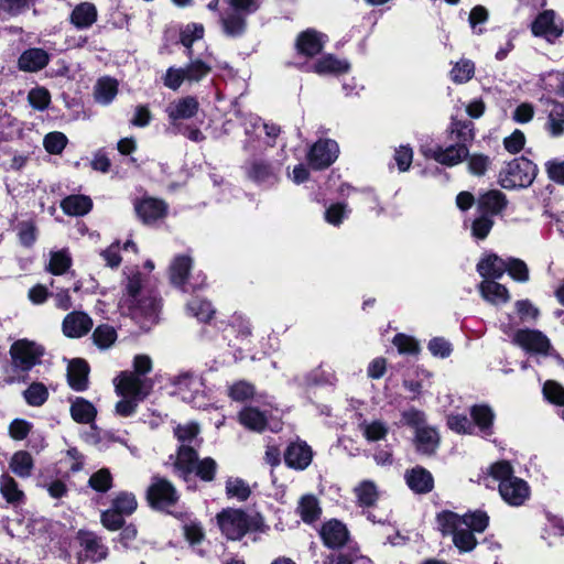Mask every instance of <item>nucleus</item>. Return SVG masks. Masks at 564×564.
<instances>
[{
    "label": "nucleus",
    "instance_id": "obj_26",
    "mask_svg": "<svg viewBox=\"0 0 564 564\" xmlns=\"http://www.w3.org/2000/svg\"><path fill=\"white\" fill-rule=\"evenodd\" d=\"M325 43V36L313 30L301 33L296 41V47L301 54L313 56L318 54Z\"/></svg>",
    "mask_w": 564,
    "mask_h": 564
},
{
    "label": "nucleus",
    "instance_id": "obj_34",
    "mask_svg": "<svg viewBox=\"0 0 564 564\" xmlns=\"http://www.w3.org/2000/svg\"><path fill=\"white\" fill-rule=\"evenodd\" d=\"M118 93V82L111 77L100 78L94 89L95 99L101 105H109Z\"/></svg>",
    "mask_w": 564,
    "mask_h": 564
},
{
    "label": "nucleus",
    "instance_id": "obj_21",
    "mask_svg": "<svg viewBox=\"0 0 564 564\" xmlns=\"http://www.w3.org/2000/svg\"><path fill=\"white\" fill-rule=\"evenodd\" d=\"M404 479L409 488L415 494H427L434 488L432 474L420 466L406 470Z\"/></svg>",
    "mask_w": 564,
    "mask_h": 564
},
{
    "label": "nucleus",
    "instance_id": "obj_46",
    "mask_svg": "<svg viewBox=\"0 0 564 564\" xmlns=\"http://www.w3.org/2000/svg\"><path fill=\"white\" fill-rule=\"evenodd\" d=\"M224 32L229 36L240 35L246 28L245 13L231 12L221 18Z\"/></svg>",
    "mask_w": 564,
    "mask_h": 564
},
{
    "label": "nucleus",
    "instance_id": "obj_39",
    "mask_svg": "<svg viewBox=\"0 0 564 564\" xmlns=\"http://www.w3.org/2000/svg\"><path fill=\"white\" fill-rule=\"evenodd\" d=\"M91 338L99 349H109L116 343L118 334L113 326L101 324L95 328Z\"/></svg>",
    "mask_w": 564,
    "mask_h": 564
},
{
    "label": "nucleus",
    "instance_id": "obj_29",
    "mask_svg": "<svg viewBox=\"0 0 564 564\" xmlns=\"http://www.w3.org/2000/svg\"><path fill=\"white\" fill-rule=\"evenodd\" d=\"M193 260L189 256H176L170 265V280L174 285H184L192 269Z\"/></svg>",
    "mask_w": 564,
    "mask_h": 564
},
{
    "label": "nucleus",
    "instance_id": "obj_24",
    "mask_svg": "<svg viewBox=\"0 0 564 564\" xmlns=\"http://www.w3.org/2000/svg\"><path fill=\"white\" fill-rule=\"evenodd\" d=\"M98 17L97 8L91 2H82L77 4L70 13V23L77 29H88Z\"/></svg>",
    "mask_w": 564,
    "mask_h": 564
},
{
    "label": "nucleus",
    "instance_id": "obj_33",
    "mask_svg": "<svg viewBox=\"0 0 564 564\" xmlns=\"http://www.w3.org/2000/svg\"><path fill=\"white\" fill-rule=\"evenodd\" d=\"M348 69V62L337 59L333 55L324 56L313 65V72L318 75H336L346 73Z\"/></svg>",
    "mask_w": 564,
    "mask_h": 564
},
{
    "label": "nucleus",
    "instance_id": "obj_50",
    "mask_svg": "<svg viewBox=\"0 0 564 564\" xmlns=\"http://www.w3.org/2000/svg\"><path fill=\"white\" fill-rule=\"evenodd\" d=\"M543 395L544 398L556 405H564V388L553 380H547L543 384ZM562 419L564 420V410L562 411Z\"/></svg>",
    "mask_w": 564,
    "mask_h": 564
},
{
    "label": "nucleus",
    "instance_id": "obj_35",
    "mask_svg": "<svg viewBox=\"0 0 564 564\" xmlns=\"http://www.w3.org/2000/svg\"><path fill=\"white\" fill-rule=\"evenodd\" d=\"M97 411L93 403L83 399L76 398L70 405V415L74 421L82 424H88L96 417Z\"/></svg>",
    "mask_w": 564,
    "mask_h": 564
},
{
    "label": "nucleus",
    "instance_id": "obj_53",
    "mask_svg": "<svg viewBox=\"0 0 564 564\" xmlns=\"http://www.w3.org/2000/svg\"><path fill=\"white\" fill-rule=\"evenodd\" d=\"M254 394V388L251 383L240 380L228 387V395L234 401H245Z\"/></svg>",
    "mask_w": 564,
    "mask_h": 564
},
{
    "label": "nucleus",
    "instance_id": "obj_16",
    "mask_svg": "<svg viewBox=\"0 0 564 564\" xmlns=\"http://www.w3.org/2000/svg\"><path fill=\"white\" fill-rule=\"evenodd\" d=\"M313 459L312 448L302 441L291 443L284 453L285 464L293 469H306Z\"/></svg>",
    "mask_w": 564,
    "mask_h": 564
},
{
    "label": "nucleus",
    "instance_id": "obj_48",
    "mask_svg": "<svg viewBox=\"0 0 564 564\" xmlns=\"http://www.w3.org/2000/svg\"><path fill=\"white\" fill-rule=\"evenodd\" d=\"M248 176L257 183H267L275 178L272 166L262 161H254L250 164Z\"/></svg>",
    "mask_w": 564,
    "mask_h": 564
},
{
    "label": "nucleus",
    "instance_id": "obj_44",
    "mask_svg": "<svg viewBox=\"0 0 564 564\" xmlns=\"http://www.w3.org/2000/svg\"><path fill=\"white\" fill-rule=\"evenodd\" d=\"M297 510L302 520L307 523L315 521L321 514L318 501L312 495L302 497Z\"/></svg>",
    "mask_w": 564,
    "mask_h": 564
},
{
    "label": "nucleus",
    "instance_id": "obj_32",
    "mask_svg": "<svg viewBox=\"0 0 564 564\" xmlns=\"http://www.w3.org/2000/svg\"><path fill=\"white\" fill-rule=\"evenodd\" d=\"M415 445L419 452L432 454L438 445L437 432L429 426H417L415 433Z\"/></svg>",
    "mask_w": 564,
    "mask_h": 564
},
{
    "label": "nucleus",
    "instance_id": "obj_61",
    "mask_svg": "<svg viewBox=\"0 0 564 564\" xmlns=\"http://www.w3.org/2000/svg\"><path fill=\"white\" fill-rule=\"evenodd\" d=\"M28 99L33 108L43 110L48 106L51 96L45 88L36 87L30 90Z\"/></svg>",
    "mask_w": 564,
    "mask_h": 564
},
{
    "label": "nucleus",
    "instance_id": "obj_17",
    "mask_svg": "<svg viewBox=\"0 0 564 564\" xmlns=\"http://www.w3.org/2000/svg\"><path fill=\"white\" fill-rule=\"evenodd\" d=\"M166 204L153 197H145L135 204L138 216L145 224H152L166 215Z\"/></svg>",
    "mask_w": 564,
    "mask_h": 564
},
{
    "label": "nucleus",
    "instance_id": "obj_2",
    "mask_svg": "<svg viewBox=\"0 0 564 564\" xmlns=\"http://www.w3.org/2000/svg\"><path fill=\"white\" fill-rule=\"evenodd\" d=\"M486 486L498 482L499 494L501 498L510 506H521L530 497V487L528 482L513 475L511 465L506 462H497L488 469L485 477Z\"/></svg>",
    "mask_w": 564,
    "mask_h": 564
},
{
    "label": "nucleus",
    "instance_id": "obj_62",
    "mask_svg": "<svg viewBox=\"0 0 564 564\" xmlns=\"http://www.w3.org/2000/svg\"><path fill=\"white\" fill-rule=\"evenodd\" d=\"M490 159L484 154H473L468 159V171L477 176L484 175L490 166Z\"/></svg>",
    "mask_w": 564,
    "mask_h": 564
},
{
    "label": "nucleus",
    "instance_id": "obj_36",
    "mask_svg": "<svg viewBox=\"0 0 564 564\" xmlns=\"http://www.w3.org/2000/svg\"><path fill=\"white\" fill-rule=\"evenodd\" d=\"M507 205L506 196L499 191H490L479 199V208L485 215L499 214Z\"/></svg>",
    "mask_w": 564,
    "mask_h": 564
},
{
    "label": "nucleus",
    "instance_id": "obj_18",
    "mask_svg": "<svg viewBox=\"0 0 564 564\" xmlns=\"http://www.w3.org/2000/svg\"><path fill=\"white\" fill-rule=\"evenodd\" d=\"M513 341L525 350L534 352H545L550 347L549 339L538 330H518L513 335Z\"/></svg>",
    "mask_w": 564,
    "mask_h": 564
},
{
    "label": "nucleus",
    "instance_id": "obj_5",
    "mask_svg": "<svg viewBox=\"0 0 564 564\" xmlns=\"http://www.w3.org/2000/svg\"><path fill=\"white\" fill-rule=\"evenodd\" d=\"M217 469L216 462L206 457L198 459L195 449L188 445H181L175 462V470L185 480L195 473L204 481H212Z\"/></svg>",
    "mask_w": 564,
    "mask_h": 564
},
{
    "label": "nucleus",
    "instance_id": "obj_1",
    "mask_svg": "<svg viewBox=\"0 0 564 564\" xmlns=\"http://www.w3.org/2000/svg\"><path fill=\"white\" fill-rule=\"evenodd\" d=\"M489 518L482 511L459 516L453 511L437 514L436 522L443 535H452L454 545L459 552H470L477 545L475 533H480L488 527Z\"/></svg>",
    "mask_w": 564,
    "mask_h": 564
},
{
    "label": "nucleus",
    "instance_id": "obj_8",
    "mask_svg": "<svg viewBox=\"0 0 564 564\" xmlns=\"http://www.w3.org/2000/svg\"><path fill=\"white\" fill-rule=\"evenodd\" d=\"M44 355V348L28 339H19L12 344L10 356L14 371L29 372L33 367L41 362Z\"/></svg>",
    "mask_w": 564,
    "mask_h": 564
},
{
    "label": "nucleus",
    "instance_id": "obj_57",
    "mask_svg": "<svg viewBox=\"0 0 564 564\" xmlns=\"http://www.w3.org/2000/svg\"><path fill=\"white\" fill-rule=\"evenodd\" d=\"M448 427L458 434H473L475 426L466 415L451 414L447 417Z\"/></svg>",
    "mask_w": 564,
    "mask_h": 564
},
{
    "label": "nucleus",
    "instance_id": "obj_38",
    "mask_svg": "<svg viewBox=\"0 0 564 564\" xmlns=\"http://www.w3.org/2000/svg\"><path fill=\"white\" fill-rule=\"evenodd\" d=\"M475 63L468 58H460L457 61L451 72L449 78L455 84H465L468 83L475 75Z\"/></svg>",
    "mask_w": 564,
    "mask_h": 564
},
{
    "label": "nucleus",
    "instance_id": "obj_45",
    "mask_svg": "<svg viewBox=\"0 0 564 564\" xmlns=\"http://www.w3.org/2000/svg\"><path fill=\"white\" fill-rule=\"evenodd\" d=\"M25 402L31 406H41L48 399V390L42 382H32L23 392Z\"/></svg>",
    "mask_w": 564,
    "mask_h": 564
},
{
    "label": "nucleus",
    "instance_id": "obj_54",
    "mask_svg": "<svg viewBox=\"0 0 564 564\" xmlns=\"http://www.w3.org/2000/svg\"><path fill=\"white\" fill-rule=\"evenodd\" d=\"M70 257L66 251L63 250L52 252L48 263V270L53 274L59 275L63 274L70 267Z\"/></svg>",
    "mask_w": 564,
    "mask_h": 564
},
{
    "label": "nucleus",
    "instance_id": "obj_28",
    "mask_svg": "<svg viewBox=\"0 0 564 564\" xmlns=\"http://www.w3.org/2000/svg\"><path fill=\"white\" fill-rule=\"evenodd\" d=\"M79 538L80 544L86 552V556L91 561L99 562L107 557L108 549L96 534L91 532H82Z\"/></svg>",
    "mask_w": 564,
    "mask_h": 564
},
{
    "label": "nucleus",
    "instance_id": "obj_60",
    "mask_svg": "<svg viewBox=\"0 0 564 564\" xmlns=\"http://www.w3.org/2000/svg\"><path fill=\"white\" fill-rule=\"evenodd\" d=\"M113 508L126 516L131 514L137 509V500L134 495L122 492L113 500Z\"/></svg>",
    "mask_w": 564,
    "mask_h": 564
},
{
    "label": "nucleus",
    "instance_id": "obj_52",
    "mask_svg": "<svg viewBox=\"0 0 564 564\" xmlns=\"http://www.w3.org/2000/svg\"><path fill=\"white\" fill-rule=\"evenodd\" d=\"M67 144V138L64 133L55 131L50 132L43 140L45 150L51 154H59Z\"/></svg>",
    "mask_w": 564,
    "mask_h": 564
},
{
    "label": "nucleus",
    "instance_id": "obj_27",
    "mask_svg": "<svg viewBox=\"0 0 564 564\" xmlns=\"http://www.w3.org/2000/svg\"><path fill=\"white\" fill-rule=\"evenodd\" d=\"M198 101L194 97H184L170 104L166 109L171 120L189 119L197 113Z\"/></svg>",
    "mask_w": 564,
    "mask_h": 564
},
{
    "label": "nucleus",
    "instance_id": "obj_3",
    "mask_svg": "<svg viewBox=\"0 0 564 564\" xmlns=\"http://www.w3.org/2000/svg\"><path fill=\"white\" fill-rule=\"evenodd\" d=\"M142 279L139 272L128 275L122 296L118 306L124 314H131L133 317L144 315L149 319H155L159 302L154 297L141 300Z\"/></svg>",
    "mask_w": 564,
    "mask_h": 564
},
{
    "label": "nucleus",
    "instance_id": "obj_40",
    "mask_svg": "<svg viewBox=\"0 0 564 564\" xmlns=\"http://www.w3.org/2000/svg\"><path fill=\"white\" fill-rule=\"evenodd\" d=\"M0 492L9 503L21 502L24 498V494L19 489L17 481L8 474H3L0 478Z\"/></svg>",
    "mask_w": 564,
    "mask_h": 564
},
{
    "label": "nucleus",
    "instance_id": "obj_51",
    "mask_svg": "<svg viewBox=\"0 0 564 564\" xmlns=\"http://www.w3.org/2000/svg\"><path fill=\"white\" fill-rule=\"evenodd\" d=\"M165 87L177 90L184 82H187L184 67H169L163 76Z\"/></svg>",
    "mask_w": 564,
    "mask_h": 564
},
{
    "label": "nucleus",
    "instance_id": "obj_9",
    "mask_svg": "<svg viewBox=\"0 0 564 564\" xmlns=\"http://www.w3.org/2000/svg\"><path fill=\"white\" fill-rule=\"evenodd\" d=\"M116 392L121 398L143 400L152 389V381L130 371H122L113 380Z\"/></svg>",
    "mask_w": 564,
    "mask_h": 564
},
{
    "label": "nucleus",
    "instance_id": "obj_43",
    "mask_svg": "<svg viewBox=\"0 0 564 564\" xmlns=\"http://www.w3.org/2000/svg\"><path fill=\"white\" fill-rule=\"evenodd\" d=\"M355 495L361 506H372L379 498L376 484L371 480H364L355 487Z\"/></svg>",
    "mask_w": 564,
    "mask_h": 564
},
{
    "label": "nucleus",
    "instance_id": "obj_4",
    "mask_svg": "<svg viewBox=\"0 0 564 564\" xmlns=\"http://www.w3.org/2000/svg\"><path fill=\"white\" fill-rule=\"evenodd\" d=\"M218 525L223 534L229 540H239L248 531H265V525L260 516L248 517L240 509H225L217 516Z\"/></svg>",
    "mask_w": 564,
    "mask_h": 564
},
{
    "label": "nucleus",
    "instance_id": "obj_56",
    "mask_svg": "<svg viewBox=\"0 0 564 564\" xmlns=\"http://www.w3.org/2000/svg\"><path fill=\"white\" fill-rule=\"evenodd\" d=\"M507 272L514 281L527 282L529 280V269L520 259L509 258L507 260Z\"/></svg>",
    "mask_w": 564,
    "mask_h": 564
},
{
    "label": "nucleus",
    "instance_id": "obj_64",
    "mask_svg": "<svg viewBox=\"0 0 564 564\" xmlns=\"http://www.w3.org/2000/svg\"><path fill=\"white\" fill-rule=\"evenodd\" d=\"M545 169L549 177L558 183L564 184V159H554L545 163Z\"/></svg>",
    "mask_w": 564,
    "mask_h": 564
},
{
    "label": "nucleus",
    "instance_id": "obj_31",
    "mask_svg": "<svg viewBox=\"0 0 564 564\" xmlns=\"http://www.w3.org/2000/svg\"><path fill=\"white\" fill-rule=\"evenodd\" d=\"M359 430L368 442H378L386 438L389 432L388 424L379 419L364 420Z\"/></svg>",
    "mask_w": 564,
    "mask_h": 564
},
{
    "label": "nucleus",
    "instance_id": "obj_13",
    "mask_svg": "<svg viewBox=\"0 0 564 564\" xmlns=\"http://www.w3.org/2000/svg\"><path fill=\"white\" fill-rule=\"evenodd\" d=\"M175 488L165 479L154 478L148 490V499L152 507L166 509L177 501Z\"/></svg>",
    "mask_w": 564,
    "mask_h": 564
},
{
    "label": "nucleus",
    "instance_id": "obj_7",
    "mask_svg": "<svg viewBox=\"0 0 564 564\" xmlns=\"http://www.w3.org/2000/svg\"><path fill=\"white\" fill-rule=\"evenodd\" d=\"M536 176V165L525 158H518L502 169L499 183L503 188L528 187Z\"/></svg>",
    "mask_w": 564,
    "mask_h": 564
},
{
    "label": "nucleus",
    "instance_id": "obj_55",
    "mask_svg": "<svg viewBox=\"0 0 564 564\" xmlns=\"http://www.w3.org/2000/svg\"><path fill=\"white\" fill-rule=\"evenodd\" d=\"M226 494L228 497L246 500L250 495L248 485L239 478H229L226 481Z\"/></svg>",
    "mask_w": 564,
    "mask_h": 564
},
{
    "label": "nucleus",
    "instance_id": "obj_11",
    "mask_svg": "<svg viewBox=\"0 0 564 564\" xmlns=\"http://www.w3.org/2000/svg\"><path fill=\"white\" fill-rule=\"evenodd\" d=\"M339 154V147L330 139L318 140L311 148L307 159L312 167L316 170L326 169L332 165Z\"/></svg>",
    "mask_w": 564,
    "mask_h": 564
},
{
    "label": "nucleus",
    "instance_id": "obj_19",
    "mask_svg": "<svg viewBox=\"0 0 564 564\" xmlns=\"http://www.w3.org/2000/svg\"><path fill=\"white\" fill-rule=\"evenodd\" d=\"M477 271L485 280L500 279L507 271V260L495 253H485L477 263Z\"/></svg>",
    "mask_w": 564,
    "mask_h": 564
},
{
    "label": "nucleus",
    "instance_id": "obj_47",
    "mask_svg": "<svg viewBox=\"0 0 564 564\" xmlns=\"http://www.w3.org/2000/svg\"><path fill=\"white\" fill-rule=\"evenodd\" d=\"M184 68L186 70V78L188 83H198L203 80L212 70V66L200 58H191L189 64Z\"/></svg>",
    "mask_w": 564,
    "mask_h": 564
},
{
    "label": "nucleus",
    "instance_id": "obj_41",
    "mask_svg": "<svg viewBox=\"0 0 564 564\" xmlns=\"http://www.w3.org/2000/svg\"><path fill=\"white\" fill-rule=\"evenodd\" d=\"M10 468L17 476L26 478L32 473L33 458L28 452H17L10 460Z\"/></svg>",
    "mask_w": 564,
    "mask_h": 564
},
{
    "label": "nucleus",
    "instance_id": "obj_14",
    "mask_svg": "<svg viewBox=\"0 0 564 564\" xmlns=\"http://www.w3.org/2000/svg\"><path fill=\"white\" fill-rule=\"evenodd\" d=\"M425 158H430L446 166L459 164L468 155V150L464 144L449 145L447 148L436 147L434 149L423 147L421 149Z\"/></svg>",
    "mask_w": 564,
    "mask_h": 564
},
{
    "label": "nucleus",
    "instance_id": "obj_23",
    "mask_svg": "<svg viewBox=\"0 0 564 564\" xmlns=\"http://www.w3.org/2000/svg\"><path fill=\"white\" fill-rule=\"evenodd\" d=\"M89 366L83 359H74L68 364L67 381L76 391H84L88 387Z\"/></svg>",
    "mask_w": 564,
    "mask_h": 564
},
{
    "label": "nucleus",
    "instance_id": "obj_22",
    "mask_svg": "<svg viewBox=\"0 0 564 564\" xmlns=\"http://www.w3.org/2000/svg\"><path fill=\"white\" fill-rule=\"evenodd\" d=\"M321 536L326 546L335 549L346 543L348 540V531L341 522L330 520L322 527Z\"/></svg>",
    "mask_w": 564,
    "mask_h": 564
},
{
    "label": "nucleus",
    "instance_id": "obj_59",
    "mask_svg": "<svg viewBox=\"0 0 564 564\" xmlns=\"http://www.w3.org/2000/svg\"><path fill=\"white\" fill-rule=\"evenodd\" d=\"M18 236L20 242L25 246L30 247L32 246L36 240V226L34 221L28 220V221H21L18 227Z\"/></svg>",
    "mask_w": 564,
    "mask_h": 564
},
{
    "label": "nucleus",
    "instance_id": "obj_63",
    "mask_svg": "<svg viewBox=\"0 0 564 564\" xmlns=\"http://www.w3.org/2000/svg\"><path fill=\"white\" fill-rule=\"evenodd\" d=\"M393 345L397 347L400 354H416L419 351L417 341L404 334H398L393 338Z\"/></svg>",
    "mask_w": 564,
    "mask_h": 564
},
{
    "label": "nucleus",
    "instance_id": "obj_30",
    "mask_svg": "<svg viewBox=\"0 0 564 564\" xmlns=\"http://www.w3.org/2000/svg\"><path fill=\"white\" fill-rule=\"evenodd\" d=\"M61 207L67 215L84 216L91 209L93 202L85 195H70L62 200Z\"/></svg>",
    "mask_w": 564,
    "mask_h": 564
},
{
    "label": "nucleus",
    "instance_id": "obj_37",
    "mask_svg": "<svg viewBox=\"0 0 564 564\" xmlns=\"http://www.w3.org/2000/svg\"><path fill=\"white\" fill-rule=\"evenodd\" d=\"M470 415L475 422V425L479 429L484 436L491 435V426L495 415L489 406L474 405L470 409Z\"/></svg>",
    "mask_w": 564,
    "mask_h": 564
},
{
    "label": "nucleus",
    "instance_id": "obj_42",
    "mask_svg": "<svg viewBox=\"0 0 564 564\" xmlns=\"http://www.w3.org/2000/svg\"><path fill=\"white\" fill-rule=\"evenodd\" d=\"M186 311L200 322H208L215 314L213 305L199 297L192 299L186 306Z\"/></svg>",
    "mask_w": 564,
    "mask_h": 564
},
{
    "label": "nucleus",
    "instance_id": "obj_49",
    "mask_svg": "<svg viewBox=\"0 0 564 564\" xmlns=\"http://www.w3.org/2000/svg\"><path fill=\"white\" fill-rule=\"evenodd\" d=\"M204 26L197 23L187 24L181 31V43L187 48V56L192 57L193 50L192 45L195 41L203 39Z\"/></svg>",
    "mask_w": 564,
    "mask_h": 564
},
{
    "label": "nucleus",
    "instance_id": "obj_15",
    "mask_svg": "<svg viewBox=\"0 0 564 564\" xmlns=\"http://www.w3.org/2000/svg\"><path fill=\"white\" fill-rule=\"evenodd\" d=\"M91 327V317L82 311L68 313L62 324L63 334L68 338H80L88 334Z\"/></svg>",
    "mask_w": 564,
    "mask_h": 564
},
{
    "label": "nucleus",
    "instance_id": "obj_6",
    "mask_svg": "<svg viewBox=\"0 0 564 564\" xmlns=\"http://www.w3.org/2000/svg\"><path fill=\"white\" fill-rule=\"evenodd\" d=\"M279 410L273 409L271 402H265L263 409L257 406H246L238 413L239 423L253 432H263L265 429L279 431L281 423L279 421Z\"/></svg>",
    "mask_w": 564,
    "mask_h": 564
},
{
    "label": "nucleus",
    "instance_id": "obj_58",
    "mask_svg": "<svg viewBox=\"0 0 564 564\" xmlns=\"http://www.w3.org/2000/svg\"><path fill=\"white\" fill-rule=\"evenodd\" d=\"M494 226V220L489 215H480L471 224V235L476 239H485Z\"/></svg>",
    "mask_w": 564,
    "mask_h": 564
},
{
    "label": "nucleus",
    "instance_id": "obj_12",
    "mask_svg": "<svg viewBox=\"0 0 564 564\" xmlns=\"http://www.w3.org/2000/svg\"><path fill=\"white\" fill-rule=\"evenodd\" d=\"M531 31L535 36H542L553 43L563 33V23L556 19L553 10L540 13L531 24Z\"/></svg>",
    "mask_w": 564,
    "mask_h": 564
},
{
    "label": "nucleus",
    "instance_id": "obj_25",
    "mask_svg": "<svg viewBox=\"0 0 564 564\" xmlns=\"http://www.w3.org/2000/svg\"><path fill=\"white\" fill-rule=\"evenodd\" d=\"M479 292L484 300L494 305L505 304L510 300L507 288L495 280H484L479 284Z\"/></svg>",
    "mask_w": 564,
    "mask_h": 564
},
{
    "label": "nucleus",
    "instance_id": "obj_10",
    "mask_svg": "<svg viewBox=\"0 0 564 564\" xmlns=\"http://www.w3.org/2000/svg\"><path fill=\"white\" fill-rule=\"evenodd\" d=\"M174 384L175 393L180 395L183 401L198 409H205L207 406L204 384L198 377L184 373L175 379Z\"/></svg>",
    "mask_w": 564,
    "mask_h": 564
},
{
    "label": "nucleus",
    "instance_id": "obj_20",
    "mask_svg": "<svg viewBox=\"0 0 564 564\" xmlns=\"http://www.w3.org/2000/svg\"><path fill=\"white\" fill-rule=\"evenodd\" d=\"M50 62V54L37 47L25 50L18 59L19 69L35 73L43 69Z\"/></svg>",
    "mask_w": 564,
    "mask_h": 564
}]
</instances>
